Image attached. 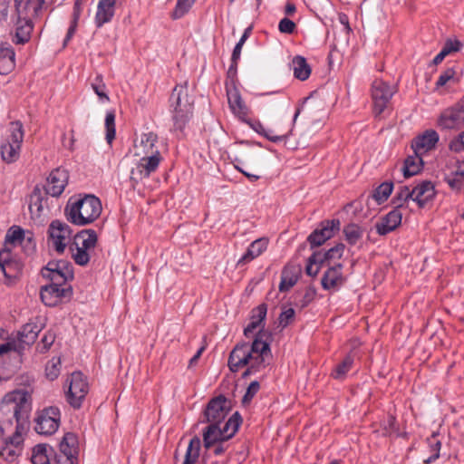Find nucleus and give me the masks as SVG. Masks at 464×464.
Wrapping results in <instances>:
<instances>
[{
  "mask_svg": "<svg viewBox=\"0 0 464 464\" xmlns=\"http://www.w3.org/2000/svg\"><path fill=\"white\" fill-rule=\"evenodd\" d=\"M29 394L24 391H14L5 394L0 402V437L5 444L0 455L13 459L18 454L28 428L31 411Z\"/></svg>",
  "mask_w": 464,
  "mask_h": 464,
  "instance_id": "obj_1",
  "label": "nucleus"
},
{
  "mask_svg": "<svg viewBox=\"0 0 464 464\" xmlns=\"http://www.w3.org/2000/svg\"><path fill=\"white\" fill-rule=\"evenodd\" d=\"M266 333L260 330L253 342L238 343L230 352L227 365L231 372H237L239 369L248 366L243 373L246 377L266 366V359L270 355L269 343L264 340Z\"/></svg>",
  "mask_w": 464,
  "mask_h": 464,
  "instance_id": "obj_2",
  "label": "nucleus"
},
{
  "mask_svg": "<svg viewBox=\"0 0 464 464\" xmlns=\"http://www.w3.org/2000/svg\"><path fill=\"white\" fill-rule=\"evenodd\" d=\"M102 210V203L97 197L85 195L73 202L70 199L65 208V215L71 223L85 226L96 220Z\"/></svg>",
  "mask_w": 464,
  "mask_h": 464,
  "instance_id": "obj_3",
  "label": "nucleus"
},
{
  "mask_svg": "<svg viewBox=\"0 0 464 464\" xmlns=\"http://www.w3.org/2000/svg\"><path fill=\"white\" fill-rule=\"evenodd\" d=\"M170 111L175 130L182 131L193 114L194 101L186 85H177L170 95Z\"/></svg>",
  "mask_w": 464,
  "mask_h": 464,
  "instance_id": "obj_4",
  "label": "nucleus"
},
{
  "mask_svg": "<svg viewBox=\"0 0 464 464\" xmlns=\"http://www.w3.org/2000/svg\"><path fill=\"white\" fill-rule=\"evenodd\" d=\"M241 422V416L238 412H235L224 424L208 423V425L202 433L204 448L210 450L217 443L231 439L237 431Z\"/></svg>",
  "mask_w": 464,
  "mask_h": 464,
  "instance_id": "obj_5",
  "label": "nucleus"
},
{
  "mask_svg": "<svg viewBox=\"0 0 464 464\" xmlns=\"http://www.w3.org/2000/svg\"><path fill=\"white\" fill-rule=\"evenodd\" d=\"M9 132V136L0 148L1 157L8 164L15 162L19 159L24 140L23 124L19 121L11 122Z\"/></svg>",
  "mask_w": 464,
  "mask_h": 464,
  "instance_id": "obj_6",
  "label": "nucleus"
},
{
  "mask_svg": "<svg viewBox=\"0 0 464 464\" xmlns=\"http://www.w3.org/2000/svg\"><path fill=\"white\" fill-rule=\"evenodd\" d=\"M72 295L73 290L70 284L50 282V284L43 285L40 290L42 302L50 307L70 301Z\"/></svg>",
  "mask_w": 464,
  "mask_h": 464,
  "instance_id": "obj_7",
  "label": "nucleus"
},
{
  "mask_svg": "<svg viewBox=\"0 0 464 464\" xmlns=\"http://www.w3.org/2000/svg\"><path fill=\"white\" fill-rule=\"evenodd\" d=\"M44 278L52 283L70 284L74 278L73 266L67 260H52L42 268Z\"/></svg>",
  "mask_w": 464,
  "mask_h": 464,
  "instance_id": "obj_8",
  "label": "nucleus"
},
{
  "mask_svg": "<svg viewBox=\"0 0 464 464\" xmlns=\"http://www.w3.org/2000/svg\"><path fill=\"white\" fill-rule=\"evenodd\" d=\"M231 411V401L224 395L212 398L203 411V423L224 424L226 418Z\"/></svg>",
  "mask_w": 464,
  "mask_h": 464,
  "instance_id": "obj_9",
  "label": "nucleus"
},
{
  "mask_svg": "<svg viewBox=\"0 0 464 464\" xmlns=\"http://www.w3.org/2000/svg\"><path fill=\"white\" fill-rule=\"evenodd\" d=\"M61 412L57 407H47L39 411L34 418V430L41 435L50 436L59 428Z\"/></svg>",
  "mask_w": 464,
  "mask_h": 464,
  "instance_id": "obj_10",
  "label": "nucleus"
},
{
  "mask_svg": "<svg viewBox=\"0 0 464 464\" xmlns=\"http://www.w3.org/2000/svg\"><path fill=\"white\" fill-rule=\"evenodd\" d=\"M66 401L74 409H79L89 392L86 378L80 372H74L67 380Z\"/></svg>",
  "mask_w": 464,
  "mask_h": 464,
  "instance_id": "obj_11",
  "label": "nucleus"
},
{
  "mask_svg": "<svg viewBox=\"0 0 464 464\" xmlns=\"http://www.w3.org/2000/svg\"><path fill=\"white\" fill-rule=\"evenodd\" d=\"M24 265L20 258L4 248L0 250V282L9 284L17 279L23 271Z\"/></svg>",
  "mask_w": 464,
  "mask_h": 464,
  "instance_id": "obj_12",
  "label": "nucleus"
},
{
  "mask_svg": "<svg viewBox=\"0 0 464 464\" xmlns=\"http://www.w3.org/2000/svg\"><path fill=\"white\" fill-rule=\"evenodd\" d=\"M70 226L60 220H53L48 227L49 243L58 254H63L72 238Z\"/></svg>",
  "mask_w": 464,
  "mask_h": 464,
  "instance_id": "obj_13",
  "label": "nucleus"
},
{
  "mask_svg": "<svg viewBox=\"0 0 464 464\" xmlns=\"http://www.w3.org/2000/svg\"><path fill=\"white\" fill-rule=\"evenodd\" d=\"M139 157L140 158L139 163L130 171V179L136 182L144 178H149L151 173L157 170L162 160L160 153Z\"/></svg>",
  "mask_w": 464,
  "mask_h": 464,
  "instance_id": "obj_14",
  "label": "nucleus"
},
{
  "mask_svg": "<svg viewBox=\"0 0 464 464\" xmlns=\"http://www.w3.org/2000/svg\"><path fill=\"white\" fill-rule=\"evenodd\" d=\"M340 229V220L332 219L321 222L320 227L316 228L309 237L308 242L311 246H319L326 240L334 237V233Z\"/></svg>",
  "mask_w": 464,
  "mask_h": 464,
  "instance_id": "obj_15",
  "label": "nucleus"
},
{
  "mask_svg": "<svg viewBox=\"0 0 464 464\" xmlns=\"http://www.w3.org/2000/svg\"><path fill=\"white\" fill-rule=\"evenodd\" d=\"M68 172L64 169H53L48 176L44 188L45 194L54 198L61 196L68 183Z\"/></svg>",
  "mask_w": 464,
  "mask_h": 464,
  "instance_id": "obj_16",
  "label": "nucleus"
},
{
  "mask_svg": "<svg viewBox=\"0 0 464 464\" xmlns=\"http://www.w3.org/2000/svg\"><path fill=\"white\" fill-rule=\"evenodd\" d=\"M464 123V110L458 104L444 110L439 119V124L444 129L460 128Z\"/></svg>",
  "mask_w": 464,
  "mask_h": 464,
  "instance_id": "obj_17",
  "label": "nucleus"
},
{
  "mask_svg": "<svg viewBox=\"0 0 464 464\" xmlns=\"http://www.w3.org/2000/svg\"><path fill=\"white\" fill-rule=\"evenodd\" d=\"M158 142V135L152 131L142 133L140 139L134 141L135 156H145L160 153L156 143Z\"/></svg>",
  "mask_w": 464,
  "mask_h": 464,
  "instance_id": "obj_18",
  "label": "nucleus"
},
{
  "mask_svg": "<svg viewBox=\"0 0 464 464\" xmlns=\"http://www.w3.org/2000/svg\"><path fill=\"white\" fill-rule=\"evenodd\" d=\"M44 326V323L38 317L25 324L18 332L19 342L26 345L33 344Z\"/></svg>",
  "mask_w": 464,
  "mask_h": 464,
  "instance_id": "obj_19",
  "label": "nucleus"
},
{
  "mask_svg": "<svg viewBox=\"0 0 464 464\" xmlns=\"http://www.w3.org/2000/svg\"><path fill=\"white\" fill-rule=\"evenodd\" d=\"M412 200L415 201L420 208L433 199L436 195L435 188L430 181H422L411 188Z\"/></svg>",
  "mask_w": 464,
  "mask_h": 464,
  "instance_id": "obj_20",
  "label": "nucleus"
},
{
  "mask_svg": "<svg viewBox=\"0 0 464 464\" xmlns=\"http://www.w3.org/2000/svg\"><path fill=\"white\" fill-rule=\"evenodd\" d=\"M267 246L268 239L266 237H260L253 241L247 247L246 253L237 262V266L241 267L250 263L266 251Z\"/></svg>",
  "mask_w": 464,
  "mask_h": 464,
  "instance_id": "obj_21",
  "label": "nucleus"
},
{
  "mask_svg": "<svg viewBox=\"0 0 464 464\" xmlns=\"http://www.w3.org/2000/svg\"><path fill=\"white\" fill-rule=\"evenodd\" d=\"M439 140V135L435 130H427L422 135L413 140L411 148L413 152L424 154L433 149Z\"/></svg>",
  "mask_w": 464,
  "mask_h": 464,
  "instance_id": "obj_22",
  "label": "nucleus"
},
{
  "mask_svg": "<svg viewBox=\"0 0 464 464\" xmlns=\"http://www.w3.org/2000/svg\"><path fill=\"white\" fill-rule=\"evenodd\" d=\"M44 0H14L17 17L31 19L37 15Z\"/></svg>",
  "mask_w": 464,
  "mask_h": 464,
  "instance_id": "obj_23",
  "label": "nucleus"
},
{
  "mask_svg": "<svg viewBox=\"0 0 464 464\" xmlns=\"http://www.w3.org/2000/svg\"><path fill=\"white\" fill-rule=\"evenodd\" d=\"M116 0H99L95 15V24L98 28L110 23L114 16Z\"/></svg>",
  "mask_w": 464,
  "mask_h": 464,
  "instance_id": "obj_24",
  "label": "nucleus"
},
{
  "mask_svg": "<svg viewBox=\"0 0 464 464\" xmlns=\"http://www.w3.org/2000/svg\"><path fill=\"white\" fill-rule=\"evenodd\" d=\"M47 206V198L39 186H35L29 197V211L33 218H39Z\"/></svg>",
  "mask_w": 464,
  "mask_h": 464,
  "instance_id": "obj_25",
  "label": "nucleus"
},
{
  "mask_svg": "<svg viewBox=\"0 0 464 464\" xmlns=\"http://www.w3.org/2000/svg\"><path fill=\"white\" fill-rule=\"evenodd\" d=\"M15 344L12 343H5L0 345V381H8L15 372L16 366L8 365L5 366V361L9 358V353L15 351Z\"/></svg>",
  "mask_w": 464,
  "mask_h": 464,
  "instance_id": "obj_26",
  "label": "nucleus"
},
{
  "mask_svg": "<svg viewBox=\"0 0 464 464\" xmlns=\"http://www.w3.org/2000/svg\"><path fill=\"white\" fill-rule=\"evenodd\" d=\"M342 264H336L330 266L324 274L321 283L325 290L343 285L344 279L342 275Z\"/></svg>",
  "mask_w": 464,
  "mask_h": 464,
  "instance_id": "obj_27",
  "label": "nucleus"
},
{
  "mask_svg": "<svg viewBox=\"0 0 464 464\" xmlns=\"http://www.w3.org/2000/svg\"><path fill=\"white\" fill-rule=\"evenodd\" d=\"M97 244V234L92 229H84L74 236L72 246H80L91 253Z\"/></svg>",
  "mask_w": 464,
  "mask_h": 464,
  "instance_id": "obj_28",
  "label": "nucleus"
},
{
  "mask_svg": "<svg viewBox=\"0 0 464 464\" xmlns=\"http://www.w3.org/2000/svg\"><path fill=\"white\" fill-rule=\"evenodd\" d=\"M401 222V213L394 208L385 215L379 223V235H386L396 229Z\"/></svg>",
  "mask_w": 464,
  "mask_h": 464,
  "instance_id": "obj_29",
  "label": "nucleus"
},
{
  "mask_svg": "<svg viewBox=\"0 0 464 464\" xmlns=\"http://www.w3.org/2000/svg\"><path fill=\"white\" fill-rule=\"evenodd\" d=\"M301 269L295 266H285L281 273L279 291L286 292L293 287L299 277Z\"/></svg>",
  "mask_w": 464,
  "mask_h": 464,
  "instance_id": "obj_30",
  "label": "nucleus"
},
{
  "mask_svg": "<svg viewBox=\"0 0 464 464\" xmlns=\"http://www.w3.org/2000/svg\"><path fill=\"white\" fill-rule=\"evenodd\" d=\"M33 27L31 19H20L17 17L14 42L17 44L27 43L30 40Z\"/></svg>",
  "mask_w": 464,
  "mask_h": 464,
  "instance_id": "obj_31",
  "label": "nucleus"
},
{
  "mask_svg": "<svg viewBox=\"0 0 464 464\" xmlns=\"http://www.w3.org/2000/svg\"><path fill=\"white\" fill-rule=\"evenodd\" d=\"M53 450L48 444H37L33 450L32 463L52 464Z\"/></svg>",
  "mask_w": 464,
  "mask_h": 464,
  "instance_id": "obj_32",
  "label": "nucleus"
},
{
  "mask_svg": "<svg viewBox=\"0 0 464 464\" xmlns=\"http://www.w3.org/2000/svg\"><path fill=\"white\" fill-rule=\"evenodd\" d=\"M227 101L232 111L238 116H245L247 114V107L244 103L241 95L237 89L233 88L227 92Z\"/></svg>",
  "mask_w": 464,
  "mask_h": 464,
  "instance_id": "obj_33",
  "label": "nucleus"
},
{
  "mask_svg": "<svg viewBox=\"0 0 464 464\" xmlns=\"http://www.w3.org/2000/svg\"><path fill=\"white\" fill-rule=\"evenodd\" d=\"M267 308L266 304H262L258 305L256 308L253 309L251 315V322L244 329V334L246 337H249V335L261 324V323L265 320L266 315Z\"/></svg>",
  "mask_w": 464,
  "mask_h": 464,
  "instance_id": "obj_34",
  "label": "nucleus"
},
{
  "mask_svg": "<svg viewBox=\"0 0 464 464\" xmlns=\"http://www.w3.org/2000/svg\"><path fill=\"white\" fill-rule=\"evenodd\" d=\"M15 53L11 47H2L0 49V74L5 75L14 68Z\"/></svg>",
  "mask_w": 464,
  "mask_h": 464,
  "instance_id": "obj_35",
  "label": "nucleus"
},
{
  "mask_svg": "<svg viewBox=\"0 0 464 464\" xmlns=\"http://www.w3.org/2000/svg\"><path fill=\"white\" fill-rule=\"evenodd\" d=\"M420 153L414 152L413 155L408 156L404 161L403 175L409 178L418 174L422 167L423 161Z\"/></svg>",
  "mask_w": 464,
  "mask_h": 464,
  "instance_id": "obj_36",
  "label": "nucleus"
},
{
  "mask_svg": "<svg viewBox=\"0 0 464 464\" xmlns=\"http://www.w3.org/2000/svg\"><path fill=\"white\" fill-rule=\"evenodd\" d=\"M77 437L72 432L66 433L59 445V452L62 454L68 455L71 458H76L77 454Z\"/></svg>",
  "mask_w": 464,
  "mask_h": 464,
  "instance_id": "obj_37",
  "label": "nucleus"
},
{
  "mask_svg": "<svg viewBox=\"0 0 464 464\" xmlns=\"http://www.w3.org/2000/svg\"><path fill=\"white\" fill-rule=\"evenodd\" d=\"M443 179L454 193H464V176H460L446 168Z\"/></svg>",
  "mask_w": 464,
  "mask_h": 464,
  "instance_id": "obj_38",
  "label": "nucleus"
},
{
  "mask_svg": "<svg viewBox=\"0 0 464 464\" xmlns=\"http://www.w3.org/2000/svg\"><path fill=\"white\" fill-rule=\"evenodd\" d=\"M294 75L300 81H305L311 74V67L305 58L297 55L292 61Z\"/></svg>",
  "mask_w": 464,
  "mask_h": 464,
  "instance_id": "obj_39",
  "label": "nucleus"
},
{
  "mask_svg": "<svg viewBox=\"0 0 464 464\" xmlns=\"http://www.w3.org/2000/svg\"><path fill=\"white\" fill-rule=\"evenodd\" d=\"M396 91L397 89L394 84H388L386 82L379 84V114L388 106Z\"/></svg>",
  "mask_w": 464,
  "mask_h": 464,
  "instance_id": "obj_40",
  "label": "nucleus"
},
{
  "mask_svg": "<svg viewBox=\"0 0 464 464\" xmlns=\"http://www.w3.org/2000/svg\"><path fill=\"white\" fill-rule=\"evenodd\" d=\"M201 440L198 436H194L188 446L185 459L182 464H194L199 456Z\"/></svg>",
  "mask_w": 464,
  "mask_h": 464,
  "instance_id": "obj_41",
  "label": "nucleus"
},
{
  "mask_svg": "<svg viewBox=\"0 0 464 464\" xmlns=\"http://www.w3.org/2000/svg\"><path fill=\"white\" fill-rule=\"evenodd\" d=\"M70 249L72 251V256L77 265L84 266L90 262L92 253L72 245L70 246Z\"/></svg>",
  "mask_w": 464,
  "mask_h": 464,
  "instance_id": "obj_42",
  "label": "nucleus"
},
{
  "mask_svg": "<svg viewBox=\"0 0 464 464\" xmlns=\"http://www.w3.org/2000/svg\"><path fill=\"white\" fill-rule=\"evenodd\" d=\"M343 234L346 241L351 245H354L362 237V230L358 225L351 223L343 227Z\"/></svg>",
  "mask_w": 464,
  "mask_h": 464,
  "instance_id": "obj_43",
  "label": "nucleus"
},
{
  "mask_svg": "<svg viewBox=\"0 0 464 464\" xmlns=\"http://www.w3.org/2000/svg\"><path fill=\"white\" fill-rule=\"evenodd\" d=\"M353 363V358L351 355H347L342 362L336 365L332 372V376L334 379H343L346 373L351 370Z\"/></svg>",
  "mask_w": 464,
  "mask_h": 464,
  "instance_id": "obj_44",
  "label": "nucleus"
},
{
  "mask_svg": "<svg viewBox=\"0 0 464 464\" xmlns=\"http://www.w3.org/2000/svg\"><path fill=\"white\" fill-rule=\"evenodd\" d=\"M106 128V140L109 144L115 139V112L113 111H108L105 117Z\"/></svg>",
  "mask_w": 464,
  "mask_h": 464,
  "instance_id": "obj_45",
  "label": "nucleus"
},
{
  "mask_svg": "<svg viewBox=\"0 0 464 464\" xmlns=\"http://www.w3.org/2000/svg\"><path fill=\"white\" fill-rule=\"evenodd\" d=\"M249 125L257 133L264 135L267 140L273 142L282 141L287 137V134L272 135L270 131L266 130V129L264 128L260 121L249 122Z\"/></svg>",
  "mask_w": 464,
  "mask_h": 464,
  "instance_id": "obj_46",
  "label": "nucleus"
},
{
  "mask_svg": "<svg viewBox=\"0 0 464 464\" xmlns=\"http://www.w3.org/2000/svg\"><path fill=\"white\" fill-rule=\"evenodd\" d=\"M409 199L412 200V193L411 189L407 187H401L400 190L397 192L396 196L392 199L393 204L395 205V208L398 209L401 208L404 203H406Z\"/></svg>",
  "mask_w": 464,
  "mask_h": 464,
  "instance_id": "obj_47",
  "label": "nucleus"
},
{
  "mask_svg": "<svg viewBox=\"0 0 464 464\" xmlns=\"http://www.w3.org/2000/svg\"><path fill=\"white\" fill-rule=\"evenodd\" d=\"M195 1L196 0H177L172 17L174 19L181 18L185 14L188 12Z\"/></svg>",
  "mask_w": 464,
  "mask_h": 464,
  "instance_id": "obj_48",
  "label": "nucleus"
},
{
  "mask_svg": "<svg viewBox=\"0 0 464 464\" xmlns=\"http://www.w3.org/2000/svg\"><path fill=\"white\" fill-rule=\"evenodd\" d=\"M320 264L324 265V259L322 258V253L321 252H314L309 258H308V264L306 266L305 271L306 274L311 276H315L319 272V267H316L314 269V265Z\"/></svg>",
  "mask_w": 464,
  "mask_h": 464,
  "instance_id": "obj_49",
  "label": "nucleus"
},
{
  "mask_svg": "<svg viewBox=\"0 0 464 464\" xmlns=\"http://www.w3.org/2000/svg\"><path fill=\"white\" fill-rule=\"evenodd\" d=\"M344 250V245L342 243L337 244L335 246L330 248L325 253H322V258L324 259V265L329 263L333 259H339L342 257Z\"/></svg>",
  "mask_w": 464,
  "mask_h": 464,
  "instance_id": "obj_50",
  "label": "nucleus"
},
{
  "mask_svg": "<svg viewBox=\"0 0 464 464\" xmlns=\"http://www.w3.org/2000/svg\"><path fill=\"white\" fill-rule=\"evenodd\" d=\"M463 47L462 42L456 38H449L446 40L441 51L446 56L458 53Z\"/></svg>",
  "mask_w": 464,
  "mask_h": 464,
  "instance_id": "obj_51",
  "label": "nucleus"
},
{
  "mask_svg": "<svg viewBox=\"0 0 464 464\" xmlns=\"http://www.w3.org/2000/svg\"><path fill=\"white\" fill-rule=\"evenodd\" d=\"M6 240L10 243H24L25 241V233L18 227H12L6 234Z\"/></svg>",
  "mask_w": 464,
  "mask_h": 464,
  "instance_id": "obj_52",
  "label": "nucleus"
},
{
  "mask_svg": "<svg viewBox=\"0 0 464 464\" xmlns=\"http://www.w3.org/2000/svg\"><path fill=\"white\" fill-rule=\"evenodd\" d=\"M92 88L100 99L109 101V96L105 92L106 85L103 82L102 76L97 75L92 82Z\"/></svg>",
  "mask_w": 464,
  "mask_h": 464,
  "instance_id": "obj_53",
  "label": "nucleus"
},
{
  "mask_svg": "<svg viewBox=\"0 0 464 464\" xmlns=\"http://www.w3.org/2000/svg\"><path fill=\"white\" fill-rule=\"evenodd\" d=\"M55 338L56 335L53 331H47L42 337L40 344L38 345L39 352L42 353H46L54 343Z\"/></svg>",
  "mask_w": 464,
  "mask_h": 464,
  "instance_id": "obj_54",
  "label": "nucleus"
},
{
  "mask_svg": "<svg viewBox=\"0 0 464 464\" xmlns=\"http://www.w3.org/2000/svg\"><path fill=\"white\" fill-rule=\"evenodd\" d=\"M60 359H52L46 365L45 373L48 379L54 380L60 373Z\"/></svg>",
  "mask_w": 464,
  "mask_h": 464,
  "instance_id": "obj_55",
  "label": "nucleus"
},
{
  "mask_svg": "<svg viewBox=\"0 0 464 464\" xmlns=\"http://www.w3.org/2000/svg\"><path fill=\"white\" fill-rule=\"evenodd\" d=\"M456 76V70L453 67L447 68L444 72L440 75L436 86L442 87L446 85L449 82L453 81Z\"/></svg>",
  "mask_w": 464,
  "mask_h": 464,
  "instance_id": "obj_56",
  "label": "nucleus"
},
{
  "mask_svg": "<svg viewBox=\"0 0 464 464\" xmlns=\"http://www.w3.org/2000/svg\"><path fill=\"white\" fill-rule=\"evenodd\" d=\"M295 312L293 308L284 309L279 315V325L282 328L286 327L295 318Z\"/></svg>",
  "mask_w": 464,
  "mask_h": 464,
  "instance_id": "obj_57",
  "label": "nucleus"
},
{
  "mask_svg": "<svg viewBox=\"0 0 464 464\" xmlns=\"http://www.w3.org/2000/svg\"><path fill=\"white\" fill-rule=\"evenodd\" d=\"M260 389V384L257 381L252 382L246 389V392L242 399V403L244 405L248 404L254 396L257 393Z\"/></svg>",
  "mask_w": 464,
  "mask_h": 464,
  "instance_id": "obj_58",
  "label": "nucleus"
},
{
  "mask_svg": "<svg viewBox=\"0 0 464 464\" xmlns=\"http://www.w3.org/2000/svg\"><path fill=\"white\" fill-rule=\"evenodd\" d=\"M384 435L399 436V428L396 425V418L393 415H389L388 423L383 428Z\"/></svg>",
  "mask_w": 464,
  "mask_h": 464,
  "instance_id": "obj_59",
  "label": "nucleus"
},
{
  "mask_svg": "<svg viewBox=\"0 0 464 464\" xmlns=\"http://www.w3.org/2000/svg\"><path fill=\"white\" fill-rule=\"evenodd\" d=\"M446 168L459 174L460 176H464V157H459L451 160L447 164Z\"/></svg>",
  "mask_w": 464,
  "mask_h": 464,
  "instance_id": "obj_60",
  "label": "nucleus"
},
{
  "mask_svg": "<svg viewBox=\"0 0 464 464\" xmlns=\"http://www.w3.org/2000/svg\"><path fill=\"white\" fill-rule=\"evenodd\" d=\"M393 189L392 182H383L379 185V204L386 200L392 194Z\"/></svg>",
  "mask_w": 464,
  "mask_h": 464,
  "instance_id": "obj_61",
  "label": "nucleus"
},
{
  "mask_svg": "<svg viewBox=\"0 0 464 464\" xmlns=\"http://www.w3.org/2000/svg\"><path fill=\"white\" fill-rule=\"evenodd\" d=\"M77 458H71L68 455L55 452L53 450L52 464H76Z\"/></svg>",
  "mask_w": 464,
  "mask_h": 464,
  "instance_id": "obj_62",
  "label": "nucleus"
},
{
  "mask_svg": "<svg viewBox=\"0 0 464 464\" xmlns=\"http://www.w3.org/2000/svg\"><path fill=\"white\" fill-rule=\"evenodd\" d=\"M278 29L281 33L292 34L295 29V24L288 18H283L279 22Z\"/></svg>",
  "mask_w": 464,
  "mask_h": 464,
  "instance_id": "obj_63",
  "label": "nucleus"
},
{
  "mask_svg": "<svg viewBox=\"0 0 464 464\" xmlns=\"http://www.w3.org/2000/svg\"><path fill=\"white\" fill-rule=\"evenodd\" d=\"M315 294H316V292H315L314 288L308 287L305 290V293H304L302 300L300 301V306L302 308L307 306L314 300Z\"/></svg>",
  "mask_w": 464,
  "mask_h": 464,
  "instance_id": "obj_64",
  "label": "nucleus"
}]
</instances>
